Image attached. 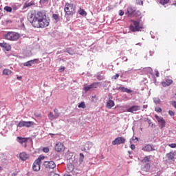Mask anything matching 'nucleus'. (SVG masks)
I'll return each instance as SVG.
<instances>
[{
  "instance_id": "nucleus-12",
  "label": "nucleus",
  "mask_w": 176,
  "mask_h": 176,
  "mask_svg": "<svg viewBox=\"0 0 176 176\" xmlns=\"http://www.w3.org/2000/svg\"><path fill=\"white\" fill-rule=\"evenodd\" d=\"M142 151L145 152H152V151H156V148L151 144H147L142 148Z\"/></svg>"
},
{
  "instance_id": "nucleus-5",
  "label": "nucleus",
  "mask_w": 176,
  "mask_h": 176,
  "mask_svg": "<svg viewBox=\"0 0 176 176\" xmlns=\"http://www.w3.org/2000/svg\"><path fill=\"white\" fill-rule=\"evenodd\" d=\"M44 159H45V156L40 155L38 157V159H36L34 161L32 166L34 171H39V170H41V162H42V160H43Z\"/></svg>"
},
{
  "instance_id": "nucleus-31",
  "label": "nucleus",
  "mask_w": 176,
  "mask_h": 176,
  "mask_svg": "<svg viewBox=\"0 0 176 176\" xmlns=\"http://www.w3.org/2000/svg\"><path fill=\"white\" fill-rule=\"evenodd\" d=\"M48 118L50 120H56V117L54 115H53V113L50 112L49 114H48Z\"/></svg>"
},
{
  "instance_id": "nucleus-62",
  "label": "nucleus",
  "mask_w": 176,
  "mask_h": 176,
  "mask_svg": "<svg viewBox=\"0 0 176 176\" xmlns=\"http://www.w3.org/2000/svg\"><path fill=\"white\" fill-rule=\"evenodd\" d=\"M50 135H51L52 137H53V135H54V134L50 133Z\"/></svg>"
},
{
  "instance_id": "nucleus-13",
  "label": "nucleus",
  "mask_w": 176,
  "mask_h": 176,
  "mask_svg": "<svg viewBox=\"0 0 176 176\" xmlns=\"http://www.w3.org/2000/svg\"><path fill=\"white\" fill-rule=\"evenodd\" d=\"M65 147L64 144H63L61 142L56 143L55 145V151L56 152H61L62 151H64Z\"/></svg>"
},
{
  "instance_id": "nucleus-22",
  "label": "nucleus",
  "mask_w": 176,
  "mask_h": 176,
  "mask_svg": "<svg viewBox=\"0 0 176 176\" xmlns=\"http://www.w3.org/2000/svg\"><path fill=\"white\" fill-rule=\"evenodd\" d=\"M113 107H115V102L112 100H109L107 103V108L111 109Z\"/></svg>"
},
{
  "instance_id": "nucleus-59",
  "label": "nucleus",
  "mask_w": 176,
  "mask_h": 176,
  "mask_svg": "<svg viewBox=\"0 0 176 176\" xmlns=\"http://www.w3.org/2000/svg\"><path fill=\"white\" fill-rule=\"evenodd\" d=\"M54 176H60V175L55 173V174H54Z\"/></svg>"
},
{
  "instance_id": "nucleus-18",
  "label": "nucleus",
  "mask_w": 176,
  "mask_h": 176,
  "mask_svg": "<svg viewBox=\"0 0 176 176\" xmlns=\"http://www.w3.org/2000/svg\"><path fill=\"white\" fill-rule=\"evenodd\" d=\"M150 168H151V164H142V170H143V171L148 172L149 171Z\"/></svg>"
},
{
  "instance_id": "nucleus-27",
  "label": "nucleus",
  "mask_w": 176,
  "mask_h": 176,
  "mask_svg": "<svg viewBox=\"0 0 176 176\" xmlns=\"http://www.w3.org/2000/svg\"><path fill=\"white\" fill-rule=\"evenodd\" d=\"M12 74V71H10L9 69H4L3 71V75H6L7 76H9Z\"/></svg>"
},
{
  "instance_id": "nucleus-34",
  "label": "nucleus",
  "mask_w": 176,
  "mask_h": 176,
  "mask_svg": "<svg viewBox=\"0 0 176 176\" xmlns=\"http://www.w3.org/2000/svg\"><path fill=\"white\" fill-rule=\"evenodd\" d=\"M96 78L98 80H102V79H104V76H101V73H98Z\"/></svg>"
},
{
  "instance_id": "nucleus-2",
  "label": "nucleus",
  "mask_w": 176,
  "mask_h": 176,
  "mask_svg": "<svg viewBox=\"0 0 176 176\" xmlns=\"http://www.w3.org/2000/svg\"><path fill=\"white\" fill-rule=\"evenodd\" d=\"M64 11L67 16H74L76 12V7L72 3H66Z\"/></svg>"
},
{
  "instance_id": "nucleus-14",
  "label": "nucleus",
  "mask_w": 176,
  "mask_h": 176,
  "mask_svg": "<svg viewBox=\"0 0 176 176\" xmlns=\"http://www.w3.org/2000/svg\"><path fill=\"white\" fill-rule=\"evenodd\" d=\"M175 155L174 152H170L166 154V157L168 162H175V158L174 157Z\"/></svg>"
},
{
  "instance_id": "nucleus-46",
  "label": "nucleus",
  "mask_w": 176,
  "mask_h": 176,
  "mask_svg": "<svg viewBox=\"0 0 176 176\" xmlns=\"http://www.w3.org/2000/svg\"><path fill=\"white\" fill-rule=\"evenodd\" d=\"M168 146H170V148H176V144L172 143L170 144H168Z\"/></svg>"
},
{
  "instance_id": "nucleus-58",
  "label": "nucleus",
  "mask_w": 176,
  "mask_h": 176,
  "mask_svg": "<svg viewBox=\"0 0 176 176\" xmlns=\"http://www.w3.org/2000/svg\"><path fill=\"white\" fill-rule=\"evenodd\" d=\"M17 79H18V80H21V76H18Z\"/></svg>"
},
{
  "instance_id": "nucleus-29",
  "label": "nucleus",
  "mask_w": 176,
  "mask_h": 176,
  "mask_svg": "<svg viewBox=\"0 0 176 176\" xmlns=\"http://www.w3.org/2000/svg\"><path fill=\"white\" fill-rule=\"evenodd\" d=\"M52 19L56 21V23L60 21V17L58 16V14H54L52 15Z\"/></svg>"
},
{
  "instance_id": "nucleus-64",
  "label": "nucleus",
  "mask_w": 176,
  "mask_h": 176,
  "mask_svg": "<svg viewBox=\"0 0 176 176\" xmlns=\"http://www.w3.org/2000/svg\"><path fill=\"white\" fill-rule=\"evenodd\" d=\"M109 10L112 9V7L109 6Z\"/></svg>"
},
{
  "instance_id": "nucleus-30",
  "label": "nucleus",
  "mask_w": 176,
  "mask_h": 176,
  "mask_svg": "<svg viewBox=\"0 0 176 176\" xmlns=\"http://www.w3.org/2000/svg\"><path fill=\"white\" fill-rule=\"evenodd\" d=\"M79 14H80V16H87V13H86V11H85V10L83 9H80L78 11Z\"/></svg>"
},
{
  "instance_id": "nucleus-19",
  "label": "nucleus",
  "mask_w": 176,
  "mask_h": 176,
  "mask_svg": "<svg viewBox=\"0 0 176 176\" xmlns=\"http://www.w3.org/2000/svg\"><path fill=\"white\" fill-rule=\"evenodd\" d=\"M118 90H121V91H123V93H133V91L131 89H127L124 87H118Z\"/></svg>"
},
{
  "instance_id": "nucleus-54",
  "label": "nucleus",
  "mask_w": 176,
  "mask_h": 176,
  "mask_svg": "<svg viewBox=\"0 0 176 176\" xmlns=\"http://www.w3.org/2000/svg\"><path fill=\"white\" fill-rule=\"evenodd\" d=\"M131 148L132 150L135 149V145L131 144Z\"/></svg>"
},
{
  "instance_id": "nucleus-9",
  "label": "nucleus",
  "mask_w": 176,
  "mask_h": 176,
  "mask_svg": "<svg viewBox=\"0 0 176 176\" xmlns=\"http://www.w3.org/2000/svg\"><path fill=\"white\" fill-rule=\"evenodd\" d=\"M126 142V139L123 137L116 138L113 142L112 145H120L121 144H124Z\"/></svg>"
},
{
  "instance_id": "nucleus-49",
  "label": "nucleus",
  "mask_w": 176,
  "mask_h": 176,
  "mask_svg": "<svg viewBox=\"0 0 176 176\" xmlns=\"http://www.w3.org/2000/svg\"><path fill=\"white\" fill-rule=\"evenodd\" d=\"M150 35L153 39H155V33H153V32H150Z\"/></svg>"
},
{
  "instance_id": "nucleus-56",
  "label": "nucleus",
  "mask_w": 176,
  "mask_h": 176,
  "mask_svg": "<svg viewBox=\"0 0 176 176\" xmlns=\"http://www.w3.org/2000/svg\"><path fill=\"white\" fill-rule=\"evenodd\" d=\"M147 108H148V105L147 104L143 105V109H146Z\"/></svg>"
},
{
  "instance_id": "nucleus-3",
  "label": "nucleus",
  "mask_w": 176,
  "mask_h": 176,
  "mask_svg": "<svg viewBox=\"0 0 176 176\" xmlns=\"http://www.w3.org/2000/svg\"><path fill=\"white\" fill-rule=\"evenodd\" d=\"M144 28L140 22L137 21H131V25L129 26L130 31L132 32H137V31H141Z\"/></svg>"
},
{
  "instance_id": "nucleus-61",
  "label": "nucleus",
  "mask_w": 176,
  "mask_h": 176,
  "mask_svg": "<svg viewBox=\"0 0 176 176\" xmlns=\"http://www.w3.org/2000/svg\"><path fill=\"white\" fill-rule=\"evenodd\" d=\"M173 5H174L175 6H176V1H175V3H173Z\"/></svg>"
},
{
  "instance_id": "nucleus-17",
  "label": "nucleus",
  "mask_w": 176,
  "mask_h": 176,
  "mask_svg": "<svg viewBox=\"0 0 176 176\" xmlns=\"http://www.w3.org/2000/svg\"><path fill=\"white\" fill-rule=\"evenodd\" d=\"M127 111L128 112H131L133 113V112L140 111V106H132L130 108H129Z\"/></svg>"
},
{
  "instance_id": "nucleus-38",
  "label": "nucleus",
  "mask_w": 176,
  "mask_h": 176,
  "mask_svg": "<svg viewBox=\"0 0 176 176\" xmlns=\"http://www.w3.org/2000/svg\"><path fill=\"white\" fill-rule=\"evenodd\" d=\"M49 0H40V5H47Z\"/></svg>"
},
{
  "instance_id": "nucleus-57",
  "label": "nucleus",
  "mask_w": 176,
  "mask_h": 176,
  "mask_svg": "<svg viewBox=\"0 0 176 176\" xmlns=\"http://www.w3.org/2000/svg\"><path fill=\"white\" fill-rule=\"evenodd\" d=\"M142 43H136V46H142Z\"/></svg>"
},
{
  "instance_id": "nucleus-32",
  "label": "nucleus",
  "mask_w": 176,
  "mask_h": 176,
  "mask_svg": "<svg viewBox=\"0 0 176 176\" xmlns=\"http://www.w3.org/2000/svg\"><path fill=\"white\" fill-rule=\"evenodd\" d=\"M85 159V155H83V153H80V157H79V163L80 164L83 163V160Z\"/></svg>"
},
{
  "instance_id": "nucleus-50",
  "label": "nucleus",
  "mask_w": 176,
  "mask_h": 176,
  "mask_svg": "<svg viewBox=\"0 0 176 176\" xmlns=\"http://www.w3.org/2000/svg\"><path fill=\"white\" fill-rule=\"evenodd\" d=\"M123 14H124V12H123V10H120L119 11V16H123Z\"/></svg>"
},
{
  "instance_id": "nucleus-55",
  "label": "nucleus",
  "mask_w": 176,
  "mask_h": 176,
  "mask_svg": "<svg viewBox=\"0 0 176 176\" xmlns=\"http://www.w3.org/2000/svg\"><path fill=\"white\" fill-rule=\"evenodd\" d=\"M122 60H123V61H127V57H126V56H124V57H122Z\"/></svg>"
},
{
  "instance_id": "nucleus-25",
  "label": "nucleus",
  "mask_w": 176,
  "mask_h": 176,
  "mask_svg": "<svg viewBox=\"0 0 176 176\" xmlns=\"http://www.w3.org/2000/svg\"><path fill=\"white\" fill-rule=\"evenodd\" d=\"M35 3L34 1H31L30 3H25L23 4V9H27V8H30V6H34Z\"/></svg>"
},
{
  "instance_id": "nucleus-15",
  "label": "nucleus",
  "mask_w": 176,
  "mask_h": 176,
  "mask_svg": "<svg viewBox=\"0 0 176 176\" xmlns=\"http://www.w3.org/2000/svg\"><path fill=\"white\" fill-rule=\"evenodd\" d=\"M162 85L163 87H167V86H170V85H173V80L166 79L165 81L162 82Z\"/></svg>"
},
{
  "instance_id": "nucleus-37",
  "label": "nucleus",
  "mask_w": 176,
  "mask_h": 176,
  "mask_svg": "<svg viewBox=\"0 0 176 176\" xmlns=\"http://www.w3.org/2000/svg\"><path fill=\"white\" fill-rule=\"evenodd\" d=\"M78 108H82L85 109L86 108V104H85V102H82L78 104Z\"/></svg>"
},
{
  "instance_id": "nucleus-23",
  "label": "nucleus",
  "mask_w": 176,
  "mask_h": 176,
  "mask_svg": "<svg viewBox=\"0 0 176 176\" xmlns=\"http://www.w3.org/2000/svg\"><path fill=\"white\" fill-rule=\"evenodd\" d=\"M93 147V142H88L87 144L85 145L84 150L85 151H89L91 148Z\"/></svg>"
},
{
  "instance_id": "nucleus-47",
  "label": "nucleus",
  "mask_w": 176,
  "mask_h": 176,
  "mask_svg": "<svg viewBox=\"0 0 176 176\" xmlns=\"http://www.w3.org/2000/svg\"><path fill=\"white\" fill-rule=\"evenodd\" d=\"M119 76H120L119 74H116L115 76H112V79L116 80L118 79V78H119Z\"/></svg>"
},
{
  "instance_id": "nucleus-10",
  "label": "nucleus",
  "mask_w": 176,
  "mask_h": 176,
  "mask_svg": "<svg viewBox=\"0 0 176 176\" xmlns=\"http://www.w3.org/2000/svg\"><path fill=\"white\" fill-rule=\"evenodd\" d=\"M43 165L45 168H50L52 170L53 168H56V163H54L53 161H45Z\"/></svg>"
},
{
  "instance_id": "nucleus-28",
  "label": "nucleus",
  "mask_w": 176,
  "mask_h": 176,
  "mask_svg": "<svg viewBox=\"0 0 176 176\" xmlns=\"http://www.w3.org/2000/svg\"><path fill=\"white\" fill-rule=\"evenodd\" d=\"M144 71L146 72V74H152L153 70L151 67H145L144 68Z\"/></svg>"
},
{
  "instance_id": "nucleus-16",
  "label": "nucleus",
  "mask_w": 176,
  "mask_h": 176,
  "mask_svg": "<svg viewBox=\"0 0 176 176\" xmlns=\"http://www.w3.org/2000/svg\"><path fill=\"white\" fill-rule=\"evenodd\" d=\"M151 155L144 157L142 161V164H151Z\"/></svg>"
},
{
  "instance_id": "nucleus-39",
  "label": "nucleus",
  "mask_w": 176,
  "mask_h": 176,
  "mask_svg": "<svg viewBox=\"0 0 176 176\" xmlns=\"http://www.w3.org/2000/svg\"><path fill=\"white\" fill-rule=\"evenodd\" d=\"M153 101H154L155 104H160V102H161L160 98H154Z\"/></svg>"
},
{
  "instance_id": "nucleus-21",
  "label": "nucleus",
  "mask_w": 176,
  "mask_h": 176,
  "mask_svg": "<svg viewBox=\"0 0 176 176\" xmlns=\"http://www.w3.org/2000/svg\"><path fill=\"white\" fill-rule=\"evenodd\" d=\"M135 12V8L132 6H129L127 8V13L129 16H131Z\"/></svg>"
},
{
  "instance_id": "nucleus-44",
  "label": "nucleus",
  "mask_w": 176,
  "mask_h": 176,
  "mask_svg": "<svg viewBox=\"0 0 176 176\" xmlns=\"http://www.w3.org/2000/svg\"><path fill=\"white\" fill-rule=\"evenodd\" d=\"M136 3L137 5H144V2L142 1V0H136Z\"/></svg>"
},
{
  "instance_id": "nucleus-60",
  "label": "nucleus",
  "mask_w": 176,
  "mask_h": 176,
  "mask_svg": "<svg viewBox=\"0 0 176 176\" xmlns=\"http://www.w3.org/2000/svg\"><path fill=\"white\" fill-rule=\"evenodd\" d=\"M60 69H61L62 71H64L65 69V67H62Z\"/></svg>"
},
{
  "instance_id": "nucleus-7",
  "label": "nucleus",
  "mask_w": 176,
  "mask_h": 176,
  "mask_svg": "<svg viewBox=\"0 0 176 176\" xmlns=\"http://www.w3.org/2000/svg\"><path fill=\"white\" fill-rule=\"evenodd\" d=\"M66 171H67V173H72L74 175H76V174H79V170H78V169H76L74 164L71 163L67 164Z\"/></svg>"
},
{
  "instance_id": "nucleus-52",
  "label": "nucleus",
  "mask_w": 176,
  "mask_h": 176,
  "mask_svg": "<svg viewBox=\"0 0 176 176\" xmlns=\"http://www.w3.org/2000/svg\"><path fill=\"white\" fill-rule=\"evenodd\" d=\"M96 96H92V98H91V101H92V102H96Z\"/></svg>"
},
{
  "instance_id": "nucleus-6",
  "label": "nucleus",
  "mask_w": 176,
  "mask_h": 176,
  "mask_svg": "<svg viewBox=\"0 0 176 176\" xmlns=\"http://www.w3.org/2000/svg\"><path fill=\"white\" fill-rule=\"evenodd\" d=\"M34 126V122L32 121H20L18 124L17 127H32Z\"/></svg>"
},
{
  "instance_id": "nucleus-51",
  "label": "nucleus",
  "mask_w": 176,
  "mask_h": 176,
  "mask_svg": "<svg viewBox=\"0 0 176 176\" xmlns=\"http://www.w3.org/2000/svg\"><path fill=\"white\" fill-rule=\"evenodd\" d=\"M155 76H157V78H159V76H160L159 71L155 69Z\"/></svg>"
},
{
  "instance_id": "nucleus-4",
  "label": "nucleus",
  "mask_w": 176,
  "mask_h": 176,
  "mask_svg": "<svg viewBox=\"0 0 176 176\" xmlns=\"http://www.w3.org/2000/svg\"><path fill=\"white\" fill-rule=\"evenodd\" d=\"M4 36L8 41H18L20 38V34L14 32H8L4 34Z\"/></svg>"
},
{
  "instance_id": "nucleus-35",
  "label": "nucleus",
  "mask_w": 176,
  "mask_h": 176,
  "mask_svg": "<svg viewBox=\"0 0 176 176\" xmlns=\"http://www.w3.org/2000/svg\"><path fill=\"white\" fill-rule=\"evenodd\" d=\"M66 52L67 53H68V54H71V55H72V54H74V50H72V49H71V48H67V50H66Z\"/></svg>"
},
{
  "instance_id": "nucleus-40",
  "label": "nucleus",
  "mask_w": 176,
  "mask_h": 176,
  "mask_svg": "<svg viewBox=\"0 0 176 176\" xmlns=\"http://www.w3.org/2000/svg\"><path fill=\"white\" fill-rule=\"evenodd\" d=\"M4 10H6V12H8L9 13H10L12 12V8L10 6H6L4 8Z\"/></svg>"
},
{
  "instance_id": "nucleus-20",
  "label": "nucleus",
  "mask_w": 176,
  "mask_h": 176,
  "mask_svg": "<svg viewBox=\"0 0 176 176\" xmlns=\"http://www.w3.org/2000/svg\"><path fill=\"white\" fill-rule=\"evenodd\" d=\"M19 157L21 159V160L25 161L27 160V159H28V155L24 152L21 153L19 155Z\"/></svg>"
},
{
  "instance_id": "nucleus-24",
  "label": "nucleus",
  "mask_w": 176,
  "mask_h": 176,
  "mask_svg": "<svg viewBox=\"0 0 176 176\" xmlns=\"http://www.w3.org/2000/svg\"><path fill=\"white\" fill-rule=\"evenodd\" d=\"M0 46H1V47H4V49H6L7 50V52H9V50H10V45H9L6 43H0Z\"/></svg>"
},
{
  "instance_id": "nucleus-48",
  "label": "nucleus",
  "mask_w": 176,
  "mask_h": 176,
  "mask_svg": "<svg viewBox=\"0 0 176 176\" xmlns=\"http://www.w3.org/2000/svg\"><path fill=\"white\" fill-rule=\"evenodd\" d=\"M168 113L170 116H174V115H175V113H174V111L169 110L168 111Z\"/></svg>"
},
{
  "instance_id": "nucleus-41",
  "label": "nucleus",
  "mask_w": 176,
  "mask_h": 176,
  "mask_svg": "<svg viewBox=\"0 0 176 176\" xmlns=\"http://www.w3.org/2000/svg\"><path fill=\"white\" fill-rule=\"evenodd\" d=\"M159 124H160V126L162 129H163V127H165L166 126V120H163L160 122H159Z\"/></svg>"
},
{
  "instance_id": "nucleus-53",
  "label": "nucleus",
  "mask_w": 176,
  "mask_h": 176,
  "mask_svg": "<svg viewBox=\"0 0 176 176\" xmlns=\"http://www.w3.org/2000/svg\"><path fill=\"white\" fill-rule=\"evenodd\" d=\"M172 105H173V107H174V108L176 109V101L172 102Z\"/></svg>"
},
{
  "instance_id": "nucleus-26",
  "label": "nucleus",
  "mask_w": 176,
  "mask_h": 176,
  "mask_svg": "<svg viewBox=\"0 0 176 176\" xmlns=\"http://www.w3.org/2000/svg\"><path fill=\"white\" fill-rule=\"evenodd\" d=\"M17 141L19 142V144H24L27 142V139L21 137H17Z\"/></svg>"
},
{
  "instance_id": "nucleus-63",
  "label": "nucleus",
  "mask_w": 176,
  "mask_h": 176,
  "mask_svg": "<svg viewBox=\"0 0 176 176\" xmlns=\"http://www.w3.org/2000/svg\"><path fill=\"white\" fill-rule=\"evenodd\" d=\"M0 171H2V167L0 166Z\"/></svg>"
},
{
  "instance_id": "nucleus-11",
  "label": "nucleus",
  "mask_w": 176,
  "mask_h": 176,
  "mask_svg": "<svg viewBox=\"0 0 176 176\" xmlns=\"http://www.w3.org/2000/svg\"><path fill=\"white\" fill-rule=\"evenodd\" d=\"M100 82H94L89 85H87L84 87V89L85 91H89V90H91L93 89H97L98 86H100Z\"/></svg>"
},
{
  "instance_id": "nucleus-45",
  "label": "nucleus",
  "mask_w": 176,
  "mask_h": 176,
  "mask_svg": "<svg viewBox=\"0 0 176 176\" xmlns=\"http://www.w3.org/2000/svg\"><path fill=\"white\" fill-rule=\"evenodd\" d=\"M43 152H44L45 153H49V148H48V147H44V148H43Z\"/></svg>"
},
{
  "instance_id": "nucleus-8",
  "label": "nucleus",
  "mask_w": 176,
  "mask_h": 176,
  "mask_svg": "<svg viewBox=\"0 0 176 176\" xmlns=\"http://www.w3.org/2000/svg\"><path fill=\"white\" fill-rule=\"evenodd\" d=\"M41 63V60L38 58L30 60L29 61H27L23 63L24 67H32V65L35 64H39Z\"/></svg>"
},
{
  "instance_id": "nucleus-43",
  "label": "nucleus",
  "mask_w": 176,
  "mask_h": 176,
  "mask_svg": "<svg viewBox=\"0 0 176 176\" xmlns=\"http://www.w3.org/2000/svg\"><path fill=\"white\" fill-rule=\"evenodd\" d=\"M155 112H157L158 113H160L162 112V108L155 107Z\"/></svg>"
},
{
  "instance_id": "nucleus-1",
  "label": "nucleus",
  "mask_w": 176,
  "mask_h": 176,
  "mask_svg": "<svg viewBox=\"0 0 176 176\" xmlns=\"http://www.w3.org/2000/svg\"><path fill=\"white\" fill-rule=\"evenodd\" d=\"M28 19L34 28H46L50 24V19L43 12H32L28 14Z\"/></svg>"
},
{
  "instance_id": "nucleus-42",
  "label": "nucleus",
  "mask_w": 176,
  "mask_h": 176,
  "mask_svg": "<svg viewBox=\"0 0 176 176\" xmlns=\"http://www.w3.org/2000/svg\"><path fill=\"white\" fill-rule=\"evenodd\" d=\"M170 0H160V3H161V5H166V3H168V1Z\"/></svg>"
},
{
  "instance_id": "nucleus-33",
  "label": "nucleus",
  "mask_w": 176,
  "mask_h": 176,
  "mask_svg": "<svg viewBox=\"0 0 176 176\" xmlns=\"http://www.w3.org/2000/svg\"><path fill=\"white\" fill-rule=\"evenodd\" d=\"M155 119L157 120L158 123H160V122L163 121L164 119L163 117H159V116L155 115Z\"/></svg>"
},
{
  "instance_id": "nucleus-36",
  "label": "nucleus",
  "mask_w": 176,
  "mask_h": 176,
  "mask_svg": "<svg viewBox=\"0 0 176 176\" xmlns=\"http://www.w3.org/2000/svg\"><path fill=\"white\" fill-rule=\"evenodd\" d=\"M54 116H55V119H57V118H58V116H60V113H58V110L57 109H55L54 110Z\"/></svg>"
}]
</instances>
